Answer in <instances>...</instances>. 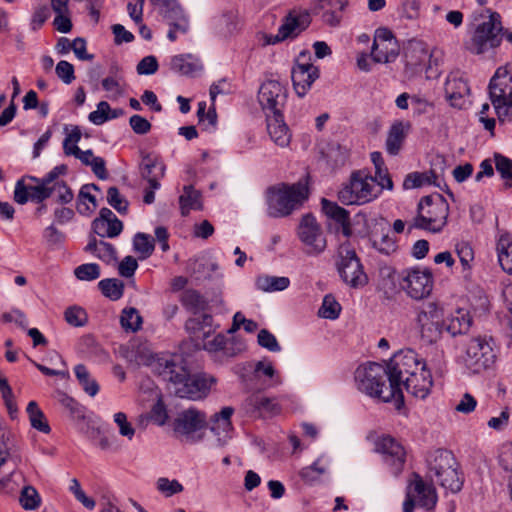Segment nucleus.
<instances>
[{
	"instance_id": "nucleus-1",
	"label": "nucleus",
	"mask_w": 512,
	"mask_h": 512,
	"mask_svg": "<svg viewBox=\"0 0 512 512\" xmlns=\"http://www.w3.org/2000/svg\"><path fill=\"white\" fill-rule=\"evenodd\" d=\"M155 370L164 381L173 386V392L180 398L199 400L206 397L212 384L213 377L205 374L189 375L188 371L170 358L158 359Z\"/></svg>"
},
{
	"instance_id": "nucleus-2",
	"label": "nucleus",
	"mask_w": 512,
	"mask_h": 512,
	"mask_svg": "<svg viewBox=\"0 0 512 512\" xmlns=\"http://www.w3.org/2000/svg\"><path fill=\"white\" fill-rule=\"evenodd\" d=\"M308 198V187L301 182L280 184L267 189V214L272 218L290 215Z\"/></svg>"
},
{
	"instance_id": "nucleus-3",
	"label": "nucleus",
	"mask_w": 512,
	"mask_h": 512,
	"mask_svg": "<svg viewBox=\"0 0 512 512\" xmlns=\"http://www.w3.org/2000/svg\"><path fill=\"white\" fill-rule=\"evenodd\" d=\"M354 378L358 390L366 395L383 402H390L392 400L397 402L392 384L385 385V380L386 378L388 379L386 366L376 362L362 364L356 369Z\"/></svg>"
},
{
	"instance_id": "nucleus-4",
	"label": "nucleus",
	"mask_w": 512,
	"mask_h": 512,
	"mask_svg": "<svg viewBox=\"0 0 512 512\" xmlns=\"http://www.w3.org/2000/svg\"><path fill=\"white\" fill-rule=\"evenodd\" d=\"M448 215L449 204L443 195L434 193L424 196L418 203L417 216L408 231L411 232L413 228H416L439 233L446 226Z\"/></svg>"
},
{
	"instance_id": "nucleus-5",
	"label": "nucleus",
	"mask_w": 512,
	"mask_h": 512,
	"mask_svg": "<svg viewBox=\"0 0 512 512\" xmlns=\"http://www.w3.org/2000/svg\"><path fill=\"white\" fill-rule=\"evenodd\" d=\"M491 104L500 123L512 121V65L499 67L488 84Z\"/></svg>"
},
{
	"instance_id": "nucleus-6",
	"label": "nucleus",
	"mask_w": 512,
	"mask_h": 512,
	"mask_svg": "<svg viewBox=\"0 0 512 512\" xmlns=\"http://www.w3.org/2000/svg\"><path fill=\"white\" fill-rule=\"evenodd\" d=\"M381 189L377 188L370 173L365 169L355 170L338 192V199L344 205H364L377 199Z\"/></svg>"
},
{
	"instance_id": "nucleus-7",
	"label": "nucleus",
	"mask_w": 512,
	"mask_h": 512,
	"mask_svg": "<svg viewBox=\"0 0 512 512\" xmlns=\"http://www.w3.org/2000/svg\"><path fill=\"white\" fill-rule=\"evenodd\" d=\"M413 327L424 344L437 343L444 332V310L436 302H426L414 311Z\"/></svg>"
},
{
	"instance_id": "nucleus-8",
	"label": "nucleus",
	"mask_w": 512,
	"mask_h": 512,
	"mask_svg": "<svg viewBox=\"0 0 512 512\" xmlns=\"http://www.w3.org/2000/svg\"><path fill=\"white\" fill-rule=\"evenodd\" d=\"M428 474L431 480L452 493L462 489L463 478L457 469V462L450 451L436 450L428 460Z\"/></svg>"
},
{
	"instance_id": "nucleus-9",
	"label": "nucleus",
	"mask_w": 512,
	"mask_h": 512,
	"mask_svg": "<svg viewBox=\"0 0 512 512\" xmlns=\"http://www.w3.org/2000/svg\"><path fill=\"white\" fill-rule=\"evenodd\" d=\"M427 364L413 349H403L396 352L390 359L386 368L388 371V381L395 390L397 402L403 403V393H401V382L404 378L415 372L423 370Z\"/></svg>"
},
{
	"instance_id": "nucleus-10",
	"label": "nucleus",
	"mask_w": 512,
	"mask_h": 512,
	"mask_svg": "<svg viewBox=\"0 0 512 512\" xmlns=\"http://www.w3.org/2000/svg\"><path fill=\"white\" fill-rule=\"evenodd\" d=\"M464 363L473 373L491 368L497 359L495 341L491 336L472 337L465 345Z\"/></svg>"
},
{
	"instance_id": "nucleus-11",
	"label": "nucleus",
	"mask_w": 512,
	"mask_h": 512,
	"mask_svg": "<svg viewBox=\"0 0 512 512\" xmlns=\"http://www.w3.org/2000/svg\"><path fill=\"white\" fill-rule=\"evenodd\" d=\"M500 15L497 12L490 14L489 19L478 25L471 39L466 42L465 47L473 54H482L489 49L500 45L503 30Z\"/></svg>"
},
{
	"instance_id": "nucleus-12",
	"label": "nucleus",
	"mask_w": 512,
	"mask_h": 512,
	"mask_svg": "<svg viewBox=\"0 0 512 512\" xmlns=\"http://www.w3.org/2000/svg\"><path fill=\"white\" fill-rule=\"evenodd\" d=\"M336 267L341 280L349 287L358 289L368 283V276L360 258L348 245L340 246Z\"/></svg>"
},
{
	"instance_id": "nucleus-13",
	"label": "nucleus",
	"mask_w": 512,
	"mask_h": 512,
	"mask_svg": "<svg viewBox=\"0 0 512 512\" xmlns=\"http://www.w3.org/2000/svg\"><path fill=\"white\" fill-rule=\"evenodd\" d=\"M399 286L414 300L428 297L433 289V275L427 268L412 267L399 274Z\"/></svg>"
},
{
	"instance_id": "nucleus-14",
	"label": "nucleus",
	"mask_w": 512,
	"mask_h": 512,
	"mask_svg": "<svg viewBox=\"0 0 512 512\" xmlns=\"http://www.w3.org/2000/svg\"><path fill=\"white\" fill-rule=\"evenodd\" d=\"M206 425V414L195 408H189L177 414L173 421V431L180 440L195 443L202 438L198 432Z\"/></svg>"
},
{
	"instance_id": "nucleus-15",
	"label": "nucleus",
	"mask_w": 512,
	"mask_h": 512,
	"mask_svg": "<svg viewBox=\"0 0 512 512\" xmlns=\"http://www.w3.org/2000/svg\"><path fill=\"white\" fill-rule=\"evenodd\" d=\"M298 237L303 245L304 253L308 256H318L327 247L324 231L311 214L302 217L298 226Z\"/></svg>"
},
{
	"instance_id": "nucleus-16",
	"label": "nucleus",
	"mask_w": 512,
	"mask_h": 512,
	"mask_svg": "<svg viewBox=\"0 0 512 512\" xmlns=\"http://www.w3.org/2000/svg\"><path fill=\"white\" fill-rule=\"evenodd\" d=\"M438 497L435 488L423 481L415 474L414 480L409 484L405 501L403 502V512H413L415 505L426 511H433Z\"/></svg>"
},
{
	"instance_id": "nucleus-17",
	"label": "nucleus",
	"mask_w": 512,
	"mask_h": 512,
	"mask_svg": "<svg viewBox=\"0 0 512 512\" xmlns=\"http://www.w3.org/2000/svg\"><path fill=\"white\" fill-rule=\"evenodd\" d=\"M375 450L382 455L390 473L396 477L399 476L403 471L406 460V452L403 446L394 438L384 436L376 442Z\"/></svg>"
},
{
	"instance_id": "nucleus-18",
	"label": "nucleus",
	"mask_w": 512,
	"mask_h": 512,
	"mask_svg": "<svg viewBox=\"0 0 512 512\" xmlns=\"http://www.w3.org/2000/svg\"><path fill=\"white\" fill-rule=\"evenodd\" d=\"M287 97L285 87L277 80H267L259 88L258 101L265 114H281Z\"/></svg>"
},
{
	"instance_id": "nucleus-19",
	"label": "nucleus",
	"mask_w": 512,
	"mask_h": 512,
	"mask_svg": "<svg viewBox=\"0 0 512 512\" xmlns=\"http://www.w3.org/2000/svg\"><path fill=\"white\" fill-rule=\"evenodd\" d=\"M243 411L250 417H266L280 411L275 399L264 396L261 393L249 395L242 403Z\"/></svg>"
},
{
	"instance_id": "nucleus-20",
	"label": "nucleus",
	"mask_w": 512,
	"mask_h": 512,
	"mask_svg": "<svg viewBox=\"0 0 512 512\" xmlns=\"http://www.w3.org/2000/svg\"><path fill=\"white\" fill-rule=\"evenodd\" d=\"M319 77V69L311 63L297 62L291 71L294 90L299 97H304L314 81Z\"/></svg>"
},
{
	"instance_id": "nucleus-21",
	"label": "nucleus",
	"mask_w": 512,
	"mask_h": 512,
	"mask_svg": "<svg viewBox=\"0 0 512 512\" xmlns=\"http://www.w3.org/2000/svg\"><path fill=\"white\" fill-rule=\"evenodd\" d=\"M433 385L432 375L430 370L425 367L415 374H411L404 378L401 382V390H405L416 398L424 399L430 393Z\"/></svg>"
},
{
	"instance_id": "nucleus-22",
	"label": "nucleus",
	"mask_w": 512,
	"mask_h": 512,
	"mask_svg": "<svg viewBox=\"0 0 512 512\" xmlns=\"http://www.w3.org/2000/svg\"><path fill=\"white\" fill-rule=\"evenodd\" d=\"M234 409L223 407L219 413H215L210 420V430L216 436L217 445L223 447L231 439L233 430L231 416Z\"/></svg>"
},
{
	"instance_id": "nucleus-23",
	"label": "nucleus",
	"mask_w": 512,
	"mask_h": 512,
	"mask_svg": "<svg viewBox=\"0 0 512 512\" xmlns=\"http://www.w3.org/2000/svg\"><path fill=\"white\" fill-rule=\"evenodd\" d=\"M141 177L149 183L150 188L159 189L160 180L165 175L166 166L156 155L146 154L139 165Z\"/></svg>"
},
{
	"instance_id": "nucleus-24",
	"label": "nucleus",
	"mask_w": 512,
	"mask_h": 512,
	"mask_svg": "<svg viewBox=\"0 0 512 512\" xmlns=\"http://www.w3.org/2000/svg\"><path fill=\"white\" fill-rule=\"evenodd\" d=\"M444 89L451 105L459 108L464 104V97L470 92L467 82L459 71L451 72L447 76Z\"/></svg>"
},
{
	"instance_id": "nucleus-25",
	"label": "nucleus",
	"mask_w": 512,
	"mask_h": 512,
	"mask_svg": "<svg viewBox=\"0 0 512 512\" xmlns=\"http://www.w3.org/2000/svg\"><path fill=\"white\" fill-rule=\"evenodd\" d=\"M310 24V16L308 13L290 12L283 19V23L278 28L280 38L284 41L296 38Z\"/></svg>"
},
{
	"instance_id": "nucleus-26",
	"label": "nucleus",
	"mask_w": 512,
	"mask_h": 512,
	"mask_svg": "<svg viewBox=\"0 0 512 512\" xmlns=\"http://www.w3.org/2000/svg\"><path fill=\"white\" fill-rule=\"evenodd\" d=\"M411 125L408 121H395L390 126L385 141L386 152L396 156L401 151Z\"/></svg>"
},
{
	"instance_id": "nucleus-27",
	"label": "nucleus",
	"mask_w": 512,
	"mask_h": 512,
	"mask_svg": "<svg viewBox=\"0 0 512 512\" xmlns=\"http://www.w3.org/2000/svg\"><path fill=\"white\" fill-rule=\"evenodd\" d=\"M266 117L267 130L272 141L280 147L288 146L291 140V135L289 133L288 126L284 122L283 114H267Z\"/></svg>"
},
{
	"instance_id": "nucleus-28",
	"label": "nucleus",
	"mask_w": 512,
	"mask_h": 512,
	"mask_svg": "<svg viewBox=\"0 0 512 512\" xmlns=\"http://www.w3.org/2000/svg\"><path fill=\"white\" fill-rule=\"evenodd\" d=\"M331 459L323 454L320 455L311 465L303 467L299 476L306 484L314 485L319 482L322 476L329 473Z\"/></svg>"
},
{
	"instance_id": "nucleus-29",
	"label": "nucleus",
	"mask_w": 512,
	"mask_h": 512,
	"mask_svg": "<svg viewBox=\"0 0 512 512\" xmlns=\"http://www.w3.org/2000/svg\"><path fill=\"white\" fill-rule=\"evenodd\" d=\"M321 204L326 216L340 224L342 234L349 237L352 233L349 212L337 203L325 198L322 199Z\"/></svg>"
},
{
	"instance_id": "nucleus-30",
	"label": "nucleus",
	"mask_w": 512,
	"mask_h": 512,
	"mask_svg": "<svg viewBox=\"0 0 512 512\" xmlns=\"http://www.w3.org/2000/svg\"><path fill=\"white\" fill-rule=\"evenodd\" d=\"M498 262L506 273L512 275V234L501 232L496 239Z\"/></svg>"
},
{
	"instance_id": "nucleus-31",
	"label": "nucleus",
	"mask_w": 512,
	"mask_h": 512,
	"mask_svg": "<svg viewBox=\"0 0 512 512\" xmlns=\"http://www.w3.org/2000/svg\"><path fill=\"white\" fill-rule=\"evenodd\" d=\"M472 325V317L464 309H458L445 321L444 331H447L452 337L466 334Z\"/></svg>"
},
{
	"instance_id": "nucleus-32",
	"label": "nucleus",
	"mask_w": 512,
	"mask_h": 512,
	"mask_svg": "<svg viewBox=\"0 0 512 512\" xmlns=\"http://www.w3.org/2000/svg\"><path fill=\"white\" fill-rule=\"evenodd\" d=\"M170 26L167 37L170 41H175L178 34H186L189 30V19L185 15L181 6L163 16Z\"/></svg>"
},
{
	"instance_id": "nucleus-33",
	"label": "nucleus",
	"mask_w": 512,
	"mask_h": 512,
	"mask_svg": "<svg viewBox=\"0 0 512 512\" xmlns=\"http://www.w3.org/2000/svg\"><path fill=\"white\" fill-rule=\"evenodd\" d=\"M210 330L203 333L202 348L209 353L222 352L227 357L236 355L232 347H229V339L223 333H218L210 338Z\"/></svg>"
},
{
	"instance_id": "nucleus-34",
	"label": "nucleus",
	"mask_w": 512,
	"mask_h": 512,
	"mask_svg": "<svg viewBox=\"0 0 512 512\" xmlns=\"http://www.w3.org/2000/svg\"><path fill=\"white\" fill-rule=\"evenodd\" d=\"M85 251L92 253L95 257L107 264H110L117 259L115 247L102 239L97 240L95 236L90 237L89 242L85 247Z\"/></svg>"
},
{
	"instance_id": "nucleus-35",
	"label": "nucleus",
	"mask_w": 512,
	"mask_h": 512,
	"mask_svg": "<svg viewBox=\"0 0 512 512\" xmlns=\"http://www.w3.org/2000/svg\"><path fill=\"white\" fill-rule=\"evenodd\" d=\"M170 65L171 70L185 76H194L202 70L200 60L191 54L174 56Z\"/></svg>"
},
{
	"instance_id": "nucleus-36",
	"label": "nucleus",
	"mask_w": 512,
	"mask_h": 512,
	"mask_svg": "<svg viewBox=\"0 0 512 512\" xmlns=\"http://www.w3.org/2000/svg\"><path fill=\"white\" fill-rule=\"evenodd\" d=\"M99 190L96 184L83 185L78 193L76 210L82 216H90L97 208V201L91 190Z\"/></svg>"
},
{
	"instance_id": "nucleus-37",
	"label": "nucleus",
	"mask_w": 512,
	"mask_h": 512,
	"mask_svg": "<svg viewBox=\"0 0 512 512\" xmlns=\"http://www.w3.org/2000/svg\"><path fill=\"white\" fill-rule=\"evenodd\" d=\"M290 285V279L286 276H272L261 274L256 277L255 287L257 290L267 293L283 291Z\"/></svg>"
},
{
	"instance_id": "nucleus-38",
	"label": "nucleus",
	"mask_w": 512,
	"mask_h": 512,
	"mask_svg": "<svg viewBox=\"0 0 512 512\" xmlns=\"http://www.w3.org/2000/svg\"><path fill=\"white\" fill-rule=\"evenodd\" d=\"M179 206L182 216H187L191 210L202 209V196L200 191L192 185L183 187V193L179 197Z\"/></svg>"
},
{
	"instance_id": "nucleus-39",
	"label": "nucleus",
	"mask_w": 512,
	"mask_h": 512,
	"mask_svg": "<svg viewBox=\"0 0 512 512\" xmlns=\"http://www.w3.org/2000/svg\"><path fill=\"white\" fill-rule=\"evenodd\" d=\"M399 54V45L397 41L377 44L373 43L371 56L377 63H388L396 59Z\"/></svg>"
},
{
	"instance_id": "nucleus-40",
	"label": "nucleus",
	"mask_w": 512,
	"mask_h": 512,
	"mask_svg": "<svg viewBox=\"0 0 512 512\" xmlns=\"http://www.w3.org/2000/svg\"><path fill=\"white\" fill-rule=\"evenodd\" d=\"M181 303L189 312L198 314L206 309L205 298L194 289H187L181 295Z\"/></svg>"
},
{
	"instance_id": "nucleus-41",
	"label": "nucleus",
	"mask_w": 512,
	"mask_h": 512,
	"mask_svg": "<svg viewBox=\"0 0 512 512\" xmlns=\"http://www.w3.org/2000/svg\"><path fill=\"white\" fill-rule=\"evenodd\" d=\"M93 232L101 238H115L120 235L123 230V223L119 219L112 221H93Z\"/></svg>"
},
{
	"instance_id": "nucleus-42",
	"label": "nucleus",
	"mask_w": 512,
	"mask_h": 512,
	"mask_svg": "<svg viewBox=\"0 0 512 512\" xmlns=\"http://www.w3.org/2000/svg\"><path fill=\"white\" fill-rule=\"evenodd\" d=\"M27 414L29 416V420L31 423V426L45 434L50 433L51 428L49 426V423L42 412V410L39 408L38 404L35 401H30L26 408Z\"/></svg>"
},
{
	"instance_id": "nucleus-43",
	"label": "nucleus",
	"mask_w": 512,
	"mask_h": 512,
	"mask_svg": "<svg viewBox=\"0 0 512 512\" xmlns=\"http://www.w3.org/2000/svg\"><path fill=\"white\" fill-rule=\"evenodd\" d=\"M75 376L81 385L82 389L91 397H94L99 392V385L97 381L90 376L87 368L83 364H78L74 368Z\"/></svg>"
},
{
	"instance_id": "nucleus-44",
	"label": "nucleus",
	"mask_w": 512,
	"mask_h": 512,
	"mask_svg": "<svg viewBox=\"0 0 512 512\" xmlns=\"http://www.w3.org/2000/svg\"><path fill=\"white\" fill-rule=\"evenodd\" d=\"M98 287L101 293L112 301H117L123 296L124 283L117 278H107L99 281Z\"/></svg>"
},
{
	"instance_id": "nucleus-45",
	"label": "nucleus",
	"mask_w": 512,
	"mask_h": 512,
	"mask_svg": "<svg viewBox=\"0 0 512 512\" xmlns=\"http://www.w3.org/2000/svg\"><path fill=\"white\" fill-rule=\"evenodd\" d=\"M133 248L140 256V259H147L154 251L155 245L153 238L145 233H136L133 238Z\"/></svg>"
},
{
	"instance_id": "nucleus-46",
	"label": "nucleus",
	"mask_w": 512,
	"mask_h": 512,
	"mask_svg": "<svg viewBox=\"0 0 512 512\" xmlns=\"http://www.w3.org/2000/svg\"><path fill=\"white\" fill-rule=\"evenodd\" d=\"M29 179L36 183L35 186H29V200L34 203H43L46 199L51 196V191L49 190V183L42 177L37 178L34 176H29Z\"/></svg>"
},
{
	"instance_id": "nucleus-47",
	"label": "nucleus",
	"mask_w": 512,
	"mask_h": 512,
	"mask_svg": "<svg viewBox=\"0 0 512 512\" xmlns=\"http://www.w3.org/2000/svg\"><path fill=\"white\" fill-rule=\"evenodd\" d=\"M120 324L125 331L136 332L141 329L142 317L136 308H125L120 316Z\"/></svg>"
},
{
	"instance_id": "nucleus-48",
	"label": "nucleus",
	"mask_w": 512,
	"mask_h": 512,
	"mask_svg": "<svg viewBox=\"0 0 512 512\" xmlns=\"http://www.w3.org/2000/svg\"><path fill=\"white\" fill-rule=\"evenodd\" d=\"M51 196L54 195L55 202L66 205L73 201L74 193L65 181L52 182L49 184Z\"/></svg>"
},
{
	"instance_id": "nucleus-49",
	"label": "nucleus",
	"mask_w": 512,
	"mask_h": 512,
	"mask_svg": "<svg viewBox=\"0 0 512 512\" xmlns=\"http://www.w3.org/2000/svg\"><path fill=\"white\" fill-rule=\"evenodd\" d=\"M412 54H415V60L411 59V64L414 66H421L426 63L428 59L431 58V54L427 45L418 40H413L409 44L407 57H413Z\"/></svg>"
},
{
	"instance_id": "nucleus-50",
	"label": "nucleus",
	"mask_w": 512,
	"mask_h": 512,
	"mask_svg": "<svg viewBox=\"0 0 512 512\" xmlns=\"http://www.w3.org/2000/svg\"><path fill=\"white\" fill-rule=\"evenodd\" d=\"M375 249L383 254H390L396 250V240L389 235V232L381 234L373 232L370 238Z\"/></svg>"
},
{
	"instance_id": "nucleus-51",
	"label": "nucleus",
	"mask_w": 512,
	"mask_h": 512,
	"mask_svg": "<svg viewBox=\"0 0 512 512\" xmlns=\"http://www.w3.org/2000/svg\"><path fill=\"white\" fill-rule=\"evenodd\" d=\"M65 138L63 140V152L66 156H71L73 153H70L78 147V143L81 140L82 132L79 126H64Z\"/></svg>"
},
{
	"instance_id": "nucleus-52",
	"label": "nucleus",
	"mask_w": 512,
	"mask_h": 512,
	"mask_svg": "<svg viewBox=\"0 0 512 512\" xmlns=\"http://www.w3.org/2000/svg\"><path fill=\"white\" fill-rule=\"evenodd\" d=\"M341 305L331 294L325 295L318 315L325 319L335 320L339 317Z\"/></svg>"
},
{
	"instance_id": "nucleus-53",
	"label": "nucleus",
	"mask_w": 512,
	"mask_h": 512,
	"mask_svg": "<svg viewBox=\"0 0 512 512\" xmlns=\"http://www.w3.org/2000/svg\"><path fill=\"white\" fill-rule=\"evenodd\" d=\"M19 501L25 510H35L41 504V497L33 486H25L22 488Z\"/></svg>"
},
{
	"instance_id": "nucleus-54",
	"label": "nucleus",
	"mask_w": 512,
	"mask_h": 512,
	"mask_svg": "<svg viewBox=\"0 0 512 512\" xmlns=\"http://www.w3.org/2000/svg\"><path fill=\"white\" fill-rule=\"evenodd\" d=\"M217 265L210 263L207 265L203 260L189 259L187 263V272L196 280H201L209 276L208 270H215Z\"/></svg>"
},
{
	"instance_id": "nucleus-55",
	"label": "nucleus",
	"mask_w": 512,
	"mask_h": 512,
	"mask_svg": "<svg viewBox=\"0 0 512 512\" xmlns=\"http://www.w3.org/2000/svg\"><path fill=\"white\" fill-rule=\"evenodd\" d=\"M155 485L158 492L167 498L179 494L184 490L183 485L178 480H170L167 477L158 478Z\"/></svg>"
},
{
	"instance_id": "nucleus-56",
	"label": "nucleus",
	"mask_w": 512,
	"mask_h": 512,
	"mask_svg": "<svg viewBox=\"0 0 512 512\" xmlns=\"http://www.w3.org/2000/svg\"><path fill=\"white\" fill-rule=\"evenodd\" d=\"M495 167L508 187H512V159L496 153L494 155Z\"/></svg>"
},
{
	"instance_id": "nucleus-57",
	"label": "nucleus",
	"mask_w": 512,
	"mask_h": 512,
	"mask_svg": "<svg viewBox=\"0 0 512 512\" xmlns=\"http://www.w3.org/2000/svg\"><path fill=\"white\" fill-rule=\"evenodd\" d=\"M64 317L66 322L74 327H83L87 321L86 311L78 306H71L65 310Z\"/></svg>"
},
{
	"instance_id": "nucleus-58",
	"label": "nucleus",
	"mask_w": 512,
	"mask_h": 512,
	"mask_svg": "<svg viewBox=\"0 0 512 512\" xmlns=\"http://www.w3.org/2000/svg\"><path fill=\"white\" fill-rule=\"evenodd\" d=\"M74 275L81 281H93L100 277V266L96 263L81 264L74 270Z\"/></svg>"
},
{
	"instance_id": "nucleus-59",
	"label": "nucleus",
	"mask_w": 512,
	"mask_h": 512,
	"mask_svg": "<svg viewBox=\"0 0 512 512\" xmlns=\"http://www.w3.org/2000/svg\"><path fill=\"white\" fill-rule=\"evenodd\" d=\"M60 403L69 412V416L73 420L80 421L85 418V408L72 397L62 394Z\"/></svg>"
},
{
	"instance_id": "nucleus-60",
	"label": "nucleus",
	"mask_w": 512,
	"mask_h": 512,
	"mask_svg": "<svg viewBox=\"0 0 512 512\" xmlns=\"http://www.w3.org/2000/svg\"><path fill=\"white\" fill-rule=\"evenodd\" d=\"M107 202L120 214H125L128 210V201L121 196L117 187H110L107 190Z\"/></svg>"
},
{
	"instance_id": "nucleus-61",
	"label": "nucleus",
	"mask_w": 512,
	"mask_h": 512,
	"mask_svg": "<svg viewBox=\"0 0 512 512\" xmlns=\"http://www.w3.org/2000/svg\"><path fill=\"white\" fill-rule=\"evenodd\" d=\"M430 177L427 173L412 172L406 175L403 181V189L410 190L430 184Z\"/></svg>"
},
{
	"instance_id": "nucleus-62",
	"label": "nucleus",
	"mask_w": 512,
	"mask_h": 512,
	"mask_svg": "<svg viewBox=\"0 0 512 512\" xmlns=\"http://www.w3.org/2000/svg\"><path fill=\"white\" fill-rule=\"evenodd\" d=\"M455 250L463 269L469 270L474 260V252L471 245L467 242H460L456 244Z\"/></svg>"
},
{
	"instance_id": "nucleus-63",
	"label": "nucleus",
	"mask_w": 512,
	"mask_h": 512,
	"mask_svg": "<svg viewBox=\"0 0 512 512\" xmlns=\"http://www.w3.org/2000/svg\"><path fill=\"white\" fill-rule=\"evenodd\" d=\"M238 23L239 15L234 10L224 12L218 19L219 27H222L226 34H232L237 29Z\"/></svg>"
},
{
	"instance_id": "nucleus-64",
	"label": "nucleus",
	"mask_w": 512,
	"mask_h": 512,
	"mask_svg": "<svg viewBox=\"0 0 512 512\" xmlns=\"http://www.w3.org/2000/svg\"><path fill=\"white\" fill-rule=\"evenodd\" d=\"M258 344L270 352H279L281 346L276 337L267 329H261L257 336Z\"/></svg>"
}]
</instances>
